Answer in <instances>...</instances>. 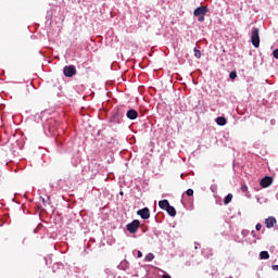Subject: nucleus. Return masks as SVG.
I'll list each match as a JSON object with an SVG mask.
<instances>
[{
    "label": "nucleus",
    "instance_id": "nucleus-1",
    "mask_svg": "<svg viewBox=\"0 0 278 278\" xmlns=\"http://www.w3.org/2000/svg\"><path fill=\"white\" fill-rule=\"evenodd\" d=\"M194 16H198L199 23H203L205 21V15L207 14V7H199L193 12Z\"/></svg>",
    "mask_w": 278,
    "mask_h": 278
},
{
    "label": "nucleus",
    "instance_id": "nucleus-2",
    "mask_svg": "<svg viewBox=\"0 0 278 278\" xmlns=\"http://www.w3.org/2000/svg\"><path fill=\"white\" fill-rule=\"evenodd\" d=\"M251 42L255 49H260V28H252Z\"/></svg>",
    "mask_w": 278,
    "mask_h": 278
},
{
    "label": "nucleus",
    "instance_id": "nucleus-3",
    "mask_svg": "<svg viewBox=\"0 0 278 278\" xmlns=\"http://www.w3.org/2000/svg\"><path fill=\"white\" fill-rule=\"evenodd\" d=\"M63 74L65 77H75V75H77V67H75V65H66L63 68Z\"/></svg>",
    "mask_w": 278,
    "mask_h": 278
},
{
    "label": "nucleus",
    "instance_id": "nucleus-4",
    "mask_svg": "<svg viewBox=\"0 0 278 278\" xmlns=\"http://www.w3.org/2000/svg\"><path fill=\"white\" fill-rule=\"evenodd\" d=\"M138 229H140V220L138 219H134L127 225V231H129V233H137Z\"/></svg>",
    "mask_w": 278,
    "mask_h": 278
},
{
    "label": "nucleus",
    "instance_id": "nucleus-5",
    "mask_svg": "<svg viewBox=\"0 0 278 278\" xmlns=\"http://www.w3.org/2000/svg\"><path fill=\"white\" fill-rule=\"evenodd\" d=\"M138 216H140L143 220H149L151 218V211L149 207H143L137 212Z\"/></svg>",
    "mask_w": 278,
    "mask_h": 278
},
{
    "label": "nucleus",
    "instance_id": "nucleus-6",
    "mask_svg": "<svg viewBox=\"0 0 278 278\" xmlns=\"http://www.w3.org/2000/svg\"><path fill=\"white\" fill-rule=\"evenodd\" d=\"M260 186L262 188H269V186H273V177L265 176L263 179H261Z\"/></svg>",
    "mask_w": 278,
    "mask_h": 278
},
{
    "label": "nucleus",
    "instance_id": "nucleus-7",
    "mask_svg": "<svg viewBox=\"0 0 278 278\" xmlns=\"http://www.w3.org/2000/svg\"><path fill=\"white\" fill-rule=\"evenodd\" d=\"M275 225H277V219L274 216L265 219V226L267 227V229H273Z\"/></svg>",
    "mask_w": 278,
    "mask_h": 278
},
{
    "label": "nucleus",
    "instance_id": "nucleus-8",
    "mask_svg": "<svg viewBox=\"0 0 278 278\" xmlns=\"http://www.w3.org/2000/svg\"><path fill=\"white\" fill-rule=\"evenodd\" d=\"M127 118H129V121H136V118H138V111L130 109L127 113H126Z\"/></svg>",
    "mask_w": 278,
    "mask_h": 278
},
{
    "label": "nucleus",
    "instance_id": "nucleus-9",
    "mask_svg": "<svg viewBox=\"0 0 278 278\" xmlns=\"http://www.w3.org/2000/svg\"><path fill=\"white\" fill-rule=\"evenodd\" d=\"M170 206V203L168 202V200H161L159 202V207H161V210H167Z\"/></svg>",
    "mask_w": 278,
    "mask_h": 278
},
{
    "label": "nucleus",
    "instance_id": "nucleus-10",
    "mask_svg": "<svg viewBox=\"0 0 278 278\" xmlns=\"http://www.w3.org/2000/svg\"><path fill=\"white\" fill-rule=\"evenodd\" d=\"M165 212H167V214L169 215V216H173V217H175V216H177V211L173 207V206H167V208L165 210Z\"/></svg>",
    "mask_w": 278,
    "mask_h": 278
},
{
    "label": "nucleus",
    "instance_id": "nucleus-11",
    "mask_svg": "<svg viewBox=\"0 0 278 278\" xmlns=\"http://www.w3.org/2000/svg\"><path fill=\"white\" fill-rule=\"evenodd\" d=\"M216 123L217 125H219L220 127H224V125H227V118L219 116L216 118Z\"/></svg>",
    "mask_w": 278,
    "mask_h": 278
},
{
    "label": "nucleus",
    "instance_id": "nucleus-12",
    "mask_svg": "<svg viewBox=\"0 0 278 278\" xmlns=\"http://www.w3.org/2000/svg\"><path fill=\"white\" fill-rule=\"evenodd\" d=\"M40 201L42 202V205L47 207V205H51V198L47 197V199L40 197Z\"/></svg>",
    "mask_w": 278,
    "mask_h": 278
},
{
    "label": "nucleus",
    "instance_id": "nucleus-13",
    "mask_svg": "<svg viewBox=\"0 0 278 278\" xmlns=\"http://www.w3.org/2000/svg\"><path fill=\"white\" fill-rule=\"evenodd\" d=\"M270 257V254H268V251H262L260 253V260H268Z\"/></svg>",
    "mask_w": 278,
    "mask_h": 278
},
{
    "label": "nucleus",
    "instance_id": "nucleus-14",
    "mask_svg": "<svg viewBox=\"0 0 278 278\" xmlns=\"http://www.w3.org/2000/svg\"><path fill=\"white\" fill-rule=\"evenodd\" d=\"M233 199V194L229 193L224 200L225 205H229L231 203V200Z\"/></svg>",
    "mask_w": 278,
    "mask_h": 278
},
{
    "label": "nucleus",
    "instance_id": "nucleus-15",
    "mask_svg": "<svg viewBox=\"0 0 278 278\" xmlns=\"http://www.w3.org/2000/svg\"><path fill=\"white\" fill-rule=\"evenodd\" d=\"M153 260H155V255H153V253H149L146 256V262H153Z\"/></svg>",
    "mask_w": 278,
    "mask_h": 278
},
{
    "label": "nucleus",
    "instance_id": "nucleus-16",
    "mask_svg": "<svg viewBox=\"0 0 278 278\" xmlns=\"http://www.w3.org/2000/svg\"><path fill=\"white\" fill-rule=\"evenodd\" d=\"M194 55L198 60H201V50L194 49Z\"/></svg>",
    "mask_w": 278,
    "mask_h": 278
},
{
    "label": "nucleus",
    "instance_id": "nucleus-17",
    "mask_svg": "<svg viewBox=\"0 0 278 278\" xmlns=\"http://www.w3.org/2000/svg\"><path fill=\"white\" fill-rule=\"evenodd\" d=\"M186 194H187V197H193V195H194V190L188 189V190L186 191Z\"/></svg>",
    "mask_w": 278,
    "mask_h": 278
},
{
    "label": "nucleus",
    "instance_id": "nucleus-18",
    "mask_svg": "<svg viewBox=\"0 0 278 278\" xmlns=\"http://www.w3.org/2000/svg\"><path fill=\"white\" fill-rule=\"evenodd\" d=\"M229 77H230V79H236V77H238V74L236 72H231L229 74Z\"/></svg>",
    "mask_w": 278,
    "mask_h": 278
},
{
    "label": "nucleus",
    "instance_id": "nucleus-19",
    "mask_svg": "<svg viewBox=\"0 0 278 278\" xmlns=\"http://www.w3.org/2000/svg\"><path fill=\"white\" fill-rule=\"evenodd\" d=\"M240 190L241 192H247L249 190V187L247 185H242Z\"/></svg>",
    "mask_w": 278,
    "mask_h": 278
},
{
    "label": "nucleus",
    "instance_id": "nucleus-20",
    "mask_svg": "<svg viewBox=\"0 0 278 278\" xmlns=\"http://www.w3.org/2000/svg\"><path fill=\"white\" fill-rule=\"evenodd\" d=\"M273 55L276 60H278V49L274 50Z\"/></svg>",
    "mask_w": 278,
    "mask_h": 278
},
{
    "label": "nucleus",
    "instance_id": "nucleus-21",
    "mask_svg": "<svg viewBox=\"0 0 278 278\" xmlns=\"http://www.w3.org/2000/svg\"><path fill=\"white\" fill-rule=\"evenodd\" d=\"M214 255V252H212V250H208V254L205 255V257L207 260H210V256Z\"/></svg>",
    "mask_w": 278,
    "mask_h": 278
},
{
    "label": "nucleus",
    "instance_id": "nucleus-22",
    "mask_svg": "<svg viewBox=\"0 0 278 278\" xmlns=\"http://www.w3.org/2000/svg\"><path fill=\"white\" fill-rule=\"evenodd\" d=\"M256 231H262V224H256Z\"/></svg>",
    "mask_w": 278,
    "mask_h": 278
},
{
    "label": "nucleus",
    "instance_id": "nucleus-23",
    "mask_svg": "<svg viewBox=\"0 0 278 278\" xmlns=\"http://www.w3.org/2000/svg\"><path fill=\"white\" fill-rule=\"evenodd\" d=\"M271 268L273 270H278V265H273Z\"/></svg>",
    "mask_w": 278,
    "mask_h": 278
},
{
    "label": "nucleus",
    "instance_id": "nucleus-24",
    "mask_svg": "<svg viewBox=\"0 0 278 278\" xmlns=\"http://www.w3.org/2000/svg\"><path fill=\"white\" fill-rule=\"evenodd\" d=\"M137 257H142V253L140 251L137 252Z\"/></svg>",
    "mask_w": 278,
    "mask_h": 278
},
{
    "label": "nucleus",
    "instance_id": "nucleus-25",
    "mask_svg": "<svg viewBox=\"0 0 278 278\" xmlns=\"http://www.w3.org/2000/svg\"><path fill=\"white\" fill-rule=\"evenodd\" d=\"M163 278H170V275H163Z\"/></svg>",
    "mask_w": 278,
    "mask_h": 278
}]
</instances>
